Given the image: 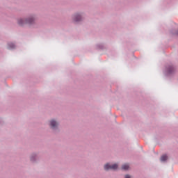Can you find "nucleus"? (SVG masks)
<instances>
[{"label": "nucleus", "mask_w": 178, "mask_h": 178, "mask_svg": "<svg viewBox=\"0 0 178 178\" xmlns=\"http://www.w3.org/2000/svg\"><path fill=\"white\" fill-rule=\"evenodd\" d=\"M34 22V19L29 18V19H20L18 21V23L20 26H23V24H31Z\"/></svg>", "instance_id": "f257e3e1"}, {"label": "nucleus", "mask_w": 178, "mask_h": 178, "mask_svg": "<svg viewBox=\"0 0 178 178\" xmlns=\"http://www.w3.org/2000/svg\"><path fill=\"white\" fill-rule=\"evenodd\" d=\"M119 165L118 164H113L111 165L109 163H107L104 165L105 170H109V169H112L113 170H116L118 169Z\"/></svg>", "instance_id": "f03ea898"}, {"label": "nucleus", "mask_w": 178, "mask_h": 178, "mask_svg": "<svg viewBox=\"0 0 178 178\" xmlns=\"http://www.w3.org/2000/svg\"><path fill=\"white\" fill-rule=\"evenodd\" d=\"M50 126L52 129H56V127H57V126H58V122H56V121L52 120L50 121Z\"/></svg>", "instance_id": "7ed1b4c3"}, {"label": "nucleus", "mask_w": 178, "mask_h": 178, "mask_svg": "<svg viewBox=\"0 0 178 178\" xmlns=\"http://www.w3.org/2000/svg\"><path fill=\"white\" fill-rule=\"evenodd\" d=\"M160 161L161 162H165V161H168V156L166 154L161 156Z\"/></svg>", "instance_id": "20e7f679"}, {"label": "nucleus", "mask_w": 178, "mask_h": 178, "mask_svg": "<svg viewBox=\"0 0 178 178\" xmlns=\"http://www.w3.org/2000/svg\"><path fill=\"white\" fill-rule=\"evenodd\" d=\"M129 168H130V166L129 165V164H124V165L122 166V170H129Z\"/></svg>", "instance_id": "39448f33"}, {"label": "nucleus", "mask_w": 178, "mask_h": 178, "mask_svg": "<svg viewBox=\"0 0 178 178\" xmlns=\"http://www.w3.org/2000/svg\"><path fill=\"white\" fill-rule=\"evenodd\" d=\"M80 19H81V16L80 15H76L75 16L74 20H75L76 22H80Z\"/></svg>", "instance_id": "423d86ee"}, {"label": "nucleus", "mask_w": 178, "mask_h": 178, "mask_svg": "<svg viewBox=\"0 0 178 178\" xmlns=\"http://www.w3.org/2000/svg\"><path fill=\"white\" fill-rule=\"evenodd\" d=\"M125 178H131V177H130V175H125Z\"/></svg>", "instance_id": "0eeeda50"}, {"label": "nucleus", "mask_w": 178, "mask_h": 178, "mask_svg": "<svg viewBox=\"0 0 178 178\" xmlns=\"http://www.w3.org/2000/svg\"><path fill=\"white\" fill-rule=\"evenodd\" d=\"M10 48H15V44H12V47H10Z\"/></svg>", "instance_id": "6e6552de"}, {"label": "nucleus", "mask_w": 178, "mask_h": 178, "mask_svg": "<svg viewBox=\"0 0 178 178\" xmlns=\"http://www.w3.org/2000/svg\"><path fill=\"white\" fill-rule=\"evenodd\" d=\"M169 73H172V71L170 70V71H169Z\"/></svg>", "instance_id": "1a4fd4ad"}]
</instances>
